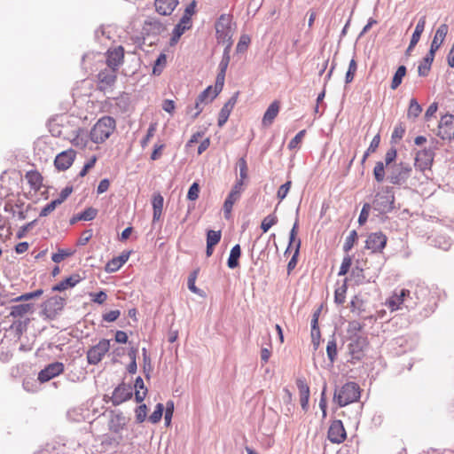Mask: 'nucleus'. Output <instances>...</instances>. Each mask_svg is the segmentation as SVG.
Listing matches in <instances>:
<instances>
[{
	"instance_id": "nucleus-41",
	"label": "nucleus",
	"mask_w": 454,
	"mask_h": 454,
	"mask_svg": "<svg viewBox=\"0 0 454 454\" xmlns=\"http://www.w3.org/2000/svg\"><path fill=\"white\" fill-rule=\"evenodd\" d=\"M385 175L386 171L384 163L382 161L376 162L375 167L373 168V176L375 180L378 183L383 182V180L385 179Z\"/></svg>"
},
{
	"instance_id": "nucleus-53",
	"label": "nucleus",
	"mask_w": 454,
	"mask_h": 454,
	"mask_svg": "<svg viewBox=\"0 0 454 454\" xmlns=\"http://www.w3.org/2000/svg\"><path fill=\"white\" fill-rule=\"evenodd\" d=\"M98 160V157L96 155H93L90 158V160L84 164L83 168L79 173V176L81 177H84L88 172L94 168L96 162Z\"/></svg>"
},
{
	"instance_id": "nucleus-21",
	"label": "nucleus",
	"mask_w": 454,
	"mask_h": 454,
	"mask_svg": "<svg viewBox=\"0 0 454 454\" xmlns=\"http://www.w3.org/2000/svg\"><path fill=\"white\" fill-rule=\"evenodd\" d=\"M280 109V102L278 100H274L267 108L266 112L263 114L262 124L264 127L270 126L275 118L278 116Z\"/></svg>"
},
{
	"instance_id": "nucleus-26",
	"label": "nucleus",
	"mask_w": 454,
	"mask_h": 454,
	"mask_svg": "<svg viewBox=\"0 0 454 454\" xmlns=\"http://www.w3.org/2000/svg\"><path fill=\"white\" fill-rule=\"evenodd\" d=\"M129 252H124L121 255L113 258L106 264V271L109 273L117 271L129 260Z\"/></svg>"
},
{
	"instance_id": "nucleus-43",
	"label": "nucleus",
	"mask_w": 454,
	"mask_h": 454,
	"mask_svg": "<svg viewBox=\"0 0 454 454\" xmlns=\"http://www.w3.org/2000/svg\"><path fill=\"white\" fill-rule=\"evenodd\" d=\"M347 293V284L346 281L342 284L341 286L338 287L334 293V301L338 304H342L345 302Z\"/></svg>"
},
{
	"instance_id": "nucleus-8",
	"label": "nucleus",
	"mask_w": 454,
	"mask_h": 454,
	"mask_svg": "<svg viewBox=\"0 0 454 454\" xmlns=\"http://www.w3.org/2000/svg\"><path fill=\"white\" fill-rule=\"evenodd\" d=\"M327 438L332 443L336 444L342 443L347 439V432L341 420L335 419L331 422Z\"/></svg>"
},
{
	"instance_id": "nucleus-17",
	"label": "nucleus",
	"mask_w": 454,
	"mask_h": 454,
	"mask_svg": "<svg viewBox=\"0 0 454 454\" xmlns=\"http://www.w3.org/2000/svg\"><path fill=\"white\" fill-rule=\"evenodd\" d=\"M296 386L299 390L301 406L304 411H307L309 409V401L310 395L309 387L306 382V380L302 378L297 379Z\"/></svg>"
},
{
	"instance_id": "nucleus-13",
	"label": "nucleus",
	"mask_w": 454,
	"mask_h": 454,
	"mask_svg": "<svg viewBox=\"0 0 454 454\" xmlns=\"http://www.w3.org/2000/svg\"><path fill=\"white\" fill-rule=\"evenodd\" d=\"M117 71L114 68H105L98 74V88L99 90H106L114 85L117 80Z\"/></svg>"
},
{
	"instance_id": "nucleus-34",
	"label": "nucleus",
	"mask_w": 454,
	"mask_h": 454,
	"mask_svg": "<svg viewBox=\"0 0 454 454\" xmlns=\"http://www.w3.org/2000/svg\"><path fill=\"white\" fill-rule=\"evenodd\" d=\"M224 83L222 82V75L220 78L215 79V86H208L203 91L211 98V100H214L219 93L223 90Z\"/></svg>"
},
{
	"instance_id": "nucleus-44",
	"label": "nucleus",
	"mask_w": 454,
	"mask_h": 454,
	"mask_svg": "<svg viewBox=\"0 0 454 454\" xmlns=\"http://www.w3.org/2000/svg\"><path fill=\"white\" fill-rule=\"evenodd\" d=\"M205 106L206 105H204L203 102H200L197 98L194 106H189L187 108V113L192 114V119H196L201 114Z\"/></svg>"
},
{
	"instance_id": "nucleus-54",
	"label": "nucleus",
	"mask_w": 454,
	"mask_h": 454,
	"mask_svg": "<svg viewBox=\"0 0 454 454\" xmlns=\"http://www.w3.org/2000/svg\"><path fill=\"white\" fill-rule=\"evenodd\" d=\"M291 186H292V182L287 181L286 183H285L278 188V192H277V197L279 200V201H282L286 197V195L288 194V192L291 189Z\"/></svg>"
},
{
	"instance_id": "nucleus-47",
	"label": "nucleus",
	"mask_w": 454,
	"mask_h": 454,
	"mask_svg": "<svg viewBox=\"0 0 454 454\" xmlns=\"http://www.w3.org/2000/svg\"><path fill=\"white\" fill-rule=\"evenodd\" d=\"M356 70H357L356 61L354 59H352L349 62L348 69L346 73L345 81L347 83H349L354 80Z\"/></svg>"
},
{
	"instance_id": "nucleus-16",
	"label": "nucleus",
	"mask_w": 454,
	"mask_h": 454,
	"mask_svg": "<svg viewBox=\"0 0 454 454\" xmlns=\"http://www.w3.org/2000/svg\"><path fill=\"white\" fill-rule=\"evenodd\" d=\"M411 292L408 289H402L399 293H394L387 301V306L392 311L402 309L406 298L410 297Z\"/></svg>"
},
{
	"instance_id": "nucleus-23",
	"label": "nucleus",
	"mask_w": 454,
	"mask_h": 454,
	"mask_svg": "<svg viewBox=\"0 0 454 454\" xmlns=\"http://www.w3.org/2000/svg\"><path fill=\"white\" fill-rule=\"evenodd\" d=\"M35 310L33 303H22L11 307L9 317L13 318H22L28 314H32Z\"/></svg>"
},
{
	"instance_id": "nucleus-37",
	"label": "nucleus",
	"mask_w": 454,
	"mask_h": 454,
	"mask_svg": "<svg viewBox=\"0 0 454 454\" xmlns=\"http://www.w3.org/2000/svg\"><path fill=\"white\" fill-rule=\"evenodd\" d=\"M74 251L72 249H59L57 253L52 254L51 260L59 263L64 261L66 258L70 257L74 254Z\"/></svg>"
},
{
	"instance_id": "nucleus-33",
	"label": "nucleus",
	"mask_w": 454,
	"mask_h": 454,
	"mask_svg": "<svg viewBox=\"0 0 454 454\" xmlns=\"http://www.w3.org/2000/svg\"><path fill=\"white\" fill-rule=\"evenodd\" d=\"M241 255V248L239 244L235 245L230 253V256L228 258V267L231 269H235L239 266V259Z\"/></svg>"
},
{
	"instance_id": "nucleus-31",
	"label": "nucleus",
	"mask_w": 454,
	"mask_h": 454,
	"mask_svg": "<svg viewBox=\"0 0 454 454\" xmlns=\"http://www.w3.org/2000/svg\"><path fill=\"white\" fill-rule=\"evenodd\" d=\"M18 176L15 173L9 174L4 172L1 176V184L7 191H12L14 186L18 185Z\"/></svg>"
},
{
	"instance_id": "nucleus-14",
	"label": "nucleus",
	"mask_w": 454,
	"mask_h": 454,
	"mask_svg": "<svg viewBox=\"0 0 454 454\" xmlns=\"http://www.w3.org/2000/svg\"><path fill=\"white\" fill-rule=\"evenodd\" d=\"M64 371V364L59 362L52 363L42 370L38 374L41 382H46L59 375Z\"/></svg>"
},
{
	"instance_id": "nucleus-48",
	"label": "nucleus",
	"mask_w": 454,
	"mask_h": 454,
	"mask_svg": "<svg viewBox=\"0 0 454 454\" xmlns=\"http://www.w3.org/2000/svg\"><path fill=\"white\" fill-rule=\"evenodd\" d=\"M397 157V151L395 147L389 148L385 154V165L387 168H391L392 163L395 161Z\"/></svg>"
},
{
	"instance_id": "nucleus-24",
	"label": "nucleus",
	"mask_w": 454,
	"mask_h": 454,
	"mask_svg": "<svg viewBox=\"0 0 454 454\" xmlns=\"http://www.w3.org/2000/svg\"><path fill=\"white\" fill-rule=\"evenodd\" d=\"M82 280V278L79 274H73L59 284L52 286V291L54 292H62L68 288L74 287L77 284H79Z\"/></svg>"
},
{
	"instance_id": "nucleus-58",
	"label": "nucleus",
	"mask_w": 454,
	"mask_h": 454,
	"mask_svg": "<svg viewBox=\"0 0 454 454\" xmlns=\"http://www.w3.org/2000/svg\"><path fill=\"white\" fill-rule=\"evenodd\" d=\"M90 297L91 298V301L103 304L107 300V294L104 291H99L98 293H90Z\"/></svg>"
},
{
	"instance_id": "nucleus-32",
	"label": "nucleus",
	"mask_w": 454,
	"mask_h": 454,
	"mask_svg": "<svg viewBox=\"0 0 454 454\" xmlns=\"http://www.w3.org/2000/svg\"><path fill=\"white\" fill-rule=\"evenodd\" d=\"M239 196L236 192H230L223 203V213L224 217L229 219L231 215L233 205L239 200Z\"/></svg>"
},
{
	"instance_id": "nucleus-36",
	"label": "nucleus",
	"mask_w": 454,
	"mask_h": 454,
	"mask_svg": "<svg viewBox=\"0 0 454 454\" xmlns=\"http://www.w3.org/2000/svg\"><path fill=\"white\" fill-rule=\"evenodd\" d=\"M405 74H406V67L404 66H400L397 68V70L393 77V80L391 82L392 90H395L399 87V85L402 83V80L405 76Z\"/></svg>"
},
{
	"instance_id": "nucleus-5",
	"label": "nucleus",
	"mask_w": 454,
	"mask_h": 454,
	"mask_svg": "<svg viewBox=\"0 0 454 454\" xmlns=\"http://www.w3.org/2000/svg\"><path fill=\"white\" fill-rule=\"evenodd\" d=\"M388 180L393 184H401L411 176L412 168L410 164L401 162L389 168Z\"/></svg>"
},
{
	"instance_id": "nucleus-40",
	"label": "nucleus",
	"mask_w": 454,
	"mask_h": 454,
	"mask_svg": "<svg viewBox=\"0 0 454 454\" xmlns=\"http://www.w3.org/2000/svg\"><path fill=\"white\" fill-rule=\"evenodd\" d=\"M421 112L422 108L417 100L415 98L411 99L407 113L408 118L415 119L420 114Z\"/></svg>"
},
{
	"instance_id": "nucleus-59",
	"label": "nucleus",
	"mask_w": 454,
	"mask_h": 454,
	"mask_svg": "<svg viewBox=\"0 0 454 454\" xmlns=\"http://www.w3.org/2000/svg\"><path fill=\"white\" fill-rule=\"evenodd\" d=\"M185 30H187V29L183 27L182 26H180V24L178 23L175 27V28L173 29L172 38H171V43H170L171 44L176 43L177 41L179 40V38L184 33Z\"/></svg>"
},
{
	"instance_id": "nucleus-7",
	"label": "nucleus",
	"mask_w": 454,
	"mask_h": 454,
	"mask_svg": "<svg viewBox=\"0 0 454 454\" xmlns=\"http://www.w3.org/2000/svg\"><path fill=\"white\" fill-rule=\"evenodd\" d=\"M437 136L443 140L454 138V115L446 114L441 118L437 128Z\"/></svg>"
},
{
	"instance_id": "nucleus-19",
	"label": "nucleus",
	"mask_w": 454,
	"mask_h": 454,
	"mask_svg": "<svg viewBox=\"0 0 454 454\" xmlns=\"http://www.w3.org/2000/svg\"><path fill=\"white\" fill-rule=\"evenodd\" d=\"M239 92H236L223 106L218 115V126L222 127L227 121L234 106L237 103Z\"/></svg>"
},
{
	"instance_id": "nucleus-50",
	"label": "nucleus",
	"mask_w": 454,
	"mask_h": 454,
	"mask_svg": "<svg viewBox=\"0 0 454 454\" xmlns=\"http://www.w3.org/2000/svg\"><path fill=\"white\" fill-rule=\"evenodd\" d=\"M58 206H59V201H57L56 200L51 201L50 203H48L45 207H43L42 208V210L39 213V216L40 217L48 216L50 214H51L56 209V207Z\"/></svg>"
},
{
	"instance_id": "nucleus-2",
	"label": "nucleus",
	"mask_w": 454,
	"mask_h": 454,
	"mask_svg": "<svg viewBox=\"0 0 454 454\" xmlns=\"http://www.w3.org/2000/svg\"><path fill=\"white\" fill-rule=\"evenodd\" d=\"M361 395V389L356 382H347L341 387L335 390L333 401L340 407H344L349 403L358 401Z\"/></svg>"
},
{
	"instance_id": "nucleus-38",
	"label": "nucleus",
	"mask_w": 454,
	"mask_h": 454,
	"mask_svg": "<svg viewBox=\"0 0 454 454\" xmlns=\"http://www.w3.org/2000/svg\"><path fill=\"white\" fill-rule=\"evenodd\" d=\"M167 64V56L164 53H160L157 59L155 60L153 74L155 75H159L161 74L162 70L166 67Z\"/></svg>"
},
{
	"instance_id": "nucleus-63",
	"label": "nucleus",
	"mask_w": 454,
	"mask_h": 454,
	"mask_svg": "<svg viewBox=\"0 0 454 454\" xmlns=\"http://www.w3.org/2000/svg\"><path fill=\"white\" fill-rule=\"evenodd\" d=\"M93 232L92 230H86L84 231L81 237L77 240L78 246H85L92 238Z\"/></svg>"
},
{
	"instance_id": "nucleus-15",
	"label": "nucleus",
	"mask_w": 454,
	"mask_h": 454,
	"mask_svg": "<svg viewBox=\"0 0 454 454\" xmlns=\"http://www.w3.org/2000/svg\"><path fill=\"white\" fill-rule=\"evenodd\" d=\"M131 396V387L125 384H121L114 390L111 400L114 405H119L130 399Z\"/></svg>"
},
{
	"instance_id": "nucleus-11",
	"label": "nucleus",
	"mask_w": 454,
	"mask_h": 454,
	"mask_svg": "<svg viewBox=\"0 0 454 454\" xmlns=\"http://www.w3.org/2000/svg\"><path fill=\"white\" fill-rule=\"evenodd\" d=\"M76 158V153L73 149L63 151L57 154L54 160V166L59 171L68 169Z\"/></svg>"
},
{
	"instance_id": "nucleus-18",
	"label": "nucleus",
	"mask_w": 454,
	"mask_h": 454,
	"mask_svg": "<svg viewBox=\"0 0 454 454\" xmlns=\"http://www.w3.org/2000/svg\"><path fill=\"white\" fill-rule=\"evenodd\" d=\"M367 345L368 342L366 337L356 336L349 343L348 349L354 358L359 359Z\"/></svg>"
},
{
	"instance_id": "nucleus-27",
	"label": "nucleus",
	"mask_w": 454,
	"mask_h": 454,
	"mask_svg": "<svg viewBox=\"0 0 454 454\" xmlns=\"http://www.w3.org/2000/svg\"><path fill=\"white\" fill-rule=\"evenodd\" d=\"M70 142L75 147L81 149L86 148L89 142L87 131L83 129H76L73 137L70 138Z\"/></svg>"
},
{
	"instance_id": "nucleus-52",
	"label": "nucleus",
	"mask_w": 454,
	"mask_h": 454,
	"mask_svg": "<svg viewBox=\"0 0 454 454\" xmlns=\"http://www.w3.org/2000/svg\"><path fill=\"white\" fill-rule=\"evenodd\" d=\"M326 353L331 363H333L337 356V345L334 340H331L327 343Z\"/></svg>"
},
{
	"instance_id": "nucleus-28",
	"label": "nucleus",
	"mask_w": 454,
	"mask_h": 454,
	"mask_svg": "<svg viewBox=\"0 0 454 454\" xmlns=\"http://www.w3.org/2000/svg\"><path fill=\"white\" fill-rule=\"evenodd\" d=\"M163 202L164 199L160 193H156L153 197L152 205H153V221H159L163 211Z\"/></svg>"
},
{
	"instance_id": "nucleus-35",
	"label": "nucleus",
	"mask_w": 454,
	"mask_h": 454,
	"mask_svg": "<svg viewBox=\"0 0 454 454\" xmlns=\"http://www.w3.org/2000/svg\"><path fill=\"white\" fill-rule=\"evenodd\" d=\"M278 219L275 213L270 214L265 216L261 223V230L266 233L272 226L277 224Z\"/></svg>"
},
{
	"instance_id": "nucleus-57",
	"label": "nucleus",
	"mask_w": 454,
	"mask_h": 454,
	"mask_svg": "<svg viewBox=\"0 0 454 454\" xmlns=\"http://www.w3.org/2000/svg\"><path fill=\"white\" fill-rule=\"evenodd\" d=\"M147 415V407L145 404H141L136 409V420L137 423H143Z\"/></svg>"
},
{
	"instance_id": "nucleus-51",
	"label": "nucleus",
	"mask_w": 454,
	"mask_h": 454,
	"mask_svg": "<svg viewBox=\"0 0 454 454\" xmlns=\"http://www.w3.org/2000/svg\"><path fill=\"white\" fill-rule=\"evenodd\" d=\"M156 129H157V124L156 123H151L150 124V126H149V128L147 129L146 136L141 141V146L143 148H145V146L148 145L150 140L152 139V137L155 134Z\"/></svg>"
},
{
	"instance_id": "nucleus-25",
	"label": "nucleus",
	"mask_w": 454,
	"mask_h": 454,
	"mask_svg": "<svg viewBox=\"0 0 454 454\" xmlns=\"http://www.w3.org/2000/svg\"><path fill=\"white\" fill-rule=\"evenodd\" d=\"M448 30L449 27L447 24L440 25L431 43L430 51L435 52L441 47L448 34Z\"/></svg>"
},
{
	"instance_id": "nucleus-10",
	"label": "nucleus",
	"mask_w": 454,
	"mask_h": 454,
	"mask_svg": "<svg viewBox=\"0 0 454 454\" xmlns=\"http://www.w3.org/2000/svg\"><path fill=\"white\" fill-rule=\"evenodd\" d=\"M395 201V197L393 194L388 192L386 193H378L375 196L374 200L372 201V207L375 210L379 211L380 214L387 213L393 209V204Z\"/></svg>"
},
{
	"instance_id": "nucleus-3",
	"label": "nucleus",
	"mask_w": 454,
	"mask_h": 454,
	"mask_svg": "<svg viewBox=\"0 0 454 454\" xmlns=\"http://www.w3.org/2000/svg\"><path fill=\"white\" fill-rule=\"evenodd\" d=\"M66 301L55 295L47 299L42 305V314L49 319H54L63 310Z\"/></svg>"
},
{
	"instance_id": "nucleus-4",
	"label": "nucleus",
	"mask_w": 454,
	"mask_h": 454,
	"mask_svg": "<svg viewBox=\"0 0 454 454\" xmlns=\"http://www.w3.org/2000/svg\"><path fill=\"white\" fill-rule=\"evenodd\" d=\"M110 349V340L102 339L98 344L87 351V361L90 364H98Z\"/></svg>"
},
{
	"instance_id": "nucleus-45",
	"label": "nucleus",
	"mask_w": 454,
	"mask_h": 454,
	"mask_svg": "<svg viewBox=\"0 0 454 454\" xmlns=\"http://www.w3.org/2000/svg\"><path fill=\"white\" fill-rule=\"evenodd\" d=\"M98 215V210L94 207H88L84 211H82L79 216H77L78 220L83 221H91Z\"/></svg>"
},
{
	"instance_id": "nucleus-56",
	"label": "nucleus",
	"mask_w": 454,
	"mask_h": 454,
	"mask_svg": "<svg viewBox=\"0 0 454 454\" xmlns=\"http://www.w3.org/2000/svg\"><path fill=\"white\" fill-rule=\"evenodd\" d=\"M306 133V130L305 129H302L301 131H299L295 137L289 142L288 144V148L290 150H293V149H295L296 147H298V145L301 143L303 137H304V135Z\"/></svg>"
},
{
	"instance_id": "nucleus-9",
	"label": "nucleus",
	"mask_w": 454,
	"mask_h": 454,
	"mask_svg": "<svg viewBox=\"0 0 454 454\" xmlns=\"http://www.w3.org/2000/svg\"><path fill=\"white\" fill-rule=\"evenodd\" d=\"M387 241V236L381 232H373L368 235L365 240V248L372 253H381L386 247Z\"/></svg>"
},
{
	"instance_id": "nucleus-62",
	"label": "nucleus",
	"mask_w": 454,
	"mask_h": 454,
	"mask_svg": "<svg viewBox=\"0 0 454 454\" xmlns=\"http://www.w3.org/2000/svg\"><path fill=\"white\" fill-rule=\"evenodd\" d=\"M143 361H144V372L145 373V377H149V373L152 371L151 359L146 353V349L143 348Z\"/></svg>"
},
{
	"instance_id": "nucleus-55",
	"label": "nucleus",
	"mask_w": 454,
	"mask_h": 454,
	"mask_svg": "<svg viewBox=\"0 0 454 454\" xmlns=\"http://www.w3.org/2000/svg\"><path fill=\"white\" fill-rule=\"evenodd\" d=\"M221 231H208L207 234V243L217 245L221 239Z\"/></svg>"
},
{
	"instance_id": "nucleus-49",
	"label": "nucleus",
	"mask_w": 454,
	"mask_h": 454,
	"mask_svg": "<svg viewBox=\"0 0 454 454\" xmlns=\"http://www.w3.org/2000/svg\"><path fill=\"white\" fill-rule=\"evenodd\" d=\"M357 239V233L356 231H350L349 235L346 238L343 245V250L348 252L353 247L354 244Z\"/></svg>"
},
{
	"instance_id": "nucleus-30",
	"label": "nucleus",
	"mask_w": 454,
	"mask_h": 454,
	"mask_svg": "<svg viewBox=\"0 0 454 454\" xmlns=\"http://www.w3.org/2000/svg\"><path fill=\"white\" fill-rule=\"evenodd\" d=\"M125 418L120 414L114 415L108 424L109 430L114 434H119L125 427Z\"/></svg>"
},
{
	"instance_id": "nucleus-20",
	"label": "nucleus",
	"mask_w": 454,
	"mask_h": 454,
	"mask_svg": "<svg viewBox=\"0 0 454 454\" xmlns=\"http://www.w3.org/2000/svg\"><path fill=\"white\" fill-rule=\"evenodd\" d=\"M25 178L34 192H37L43 187V177L38 170H29L26 173Z\"/></svg>"
},
{
	"instance_id": "nucleus-42",
	"label": "nucleus",
	"mask_w": 454,
	"mask_h": 454,
	"mask_svg": "<svg viewBox=\"0 0 454 454\" xmlns=\"http://www.w3.org/2000/svg\"><path fill=\"white\" fill-rule=\"evenodd\" d=\"M43 294V289H37L34 292L23 294L14 298L12 301H29L34 298H38V297L42 296Z\"/></svg>"
},
{
	"instance_id": "nucleus-22",
	"label": "nucleus",
	"mask_w": 454,
	"mask_h": 454,
	"mask_svg": "<svg viewBox=\"0 0 454 454\" xmlns=\"http://www.w3.org/2000/svg\"><path fill=\"white\" fill-rule=\"evenodd\" d=\"M178 4V0H154L156 12L160 15H170Z\"/></svg>"
},
{
	"instance_id": "nucleus-29",
	"label": "nucleus",
	"mask_w": 454,
	"mask_h": 454,
	"mask_svg": "<svg viewBox=\"0 0 454 454\" xmlns=\"http://www.w3.org/2000/svg\"><path fill=\"white\" fill-rule=\"evenodd\" d=\"M434 51L429 50V52L424 58L423 61L418 67V72L420 76H427L430 71L432 62L434 58Z\"/></svg>"
},
{
	"instance_id": "nucleus-1",
	"label": "nucleus",
	"mask_w": 454,
	"mask_h": 454,
	"mask_svg": "<svg viewBox=\"0 0 454 454\" xmlns=\"http://www.w3.org/2000/svg\"><path fill=\"white\" fill-rule=\"evenodd\" d=\"M115 129V120L111 116H103L91 128L90 140L95 144H102L110 137Z\"/></svg>"
},
{
	"instance_id": "nucleus-12",
	"label": "nucleus",
	"mask_w": 454,
	"mask_h": 454,
	"mask_svg": "<svg viewBox=\"0 0 454 454\" xmlns=\"http://www.w3.org/2000/svg\"><path fill=\"white\" fill-rule=\"evenodd\" d=\"M124 54V48L121 45L108 49L106 53L107 67L118 70L120 66L123 63Z\"/></svg>"
},
{
	"instance_id": "nucleus-61",
	"label": "nucleus",
	"mask_w": 454,
	"mask_h": 454,
	"mask_svg": "<svg viewBox=\"0 0 454 454\" xmlns=\"http://www.w3.org/2000/svg\"><path fill=\"white\" fill-rule=\"evenodd\" d=\"M200 186L197 183H193L188 191L187 199L190 200H196L199 198Z\"/></svg>"
},
{
	"instance_id": "nucleus-60",
	"label": "nucleus",
	"mask_w": 454,
	"mask_h": 454,
	"mask_svg": "<svg viewBox=\"0 0 454 454\" xmlns=\"http://www.w3.org/2000/svg\"><path fill=\"white\" fill-rule=\"evenodd\" d=\"M370 209H371L370 204L365 203L363 206L361 213H360L359 217H358V223H359L360 225H363V224H364L366 223V221L368 219V216H369Z\"/></svg>"
},
{
	"instance_id": "nucleus-46",
	"label": "nucleus",
	"mask_w": 454,
	"mask_h": 454,
	"mask_svg": "<svg viewBox=\"0 0 454 454\" xmlns=\"http://www.w3.org/2000/svg\"><path fill=\"white\" fill-rule=\"evenodd\" d=\"M163 411H164L163 404L162 403H158L155 406V410L153 411V412L150 415L149 420L152 423H153V424L158 423L160 420L161 417H162Z\"/></svg>"
},
{
	"instance_id": "nucleus-64",
	"label": "nucleus",
	"mask_w": 454,
	"mask_h": 454,
	"mask_svg": "<svg viewBox=\"0 0 454 454\" xmlns=\"http://www.w3.org/2000/svg\"><path fill=\"white\" fill-rule=\"evenodd\" d=\"M238 166L239 168V175L240 178L247 179V164L245 158H240L238 161Z\"/></svg>"
},
{
	"instance_id": "nucleus-39",
	"label": "nucleus",
	"mask_w": 454,
	"mask_h": 454,
	"mask_svg": "<svg viewBox=\"0 0 454 454\" xmlns=\"http://www.w3.org/2000/svg\"><path fill=\"white\" fill-rule=\"evenodd\" d=\"M297 234H298V221H296L290 231V236H289V245H288V247H287V250L286 251V253L291 249L293 247L295 248L296 246H297V242H299V247H301V240L300 239H297Z\"/></svg>"
},
{
	"instance_id": "nucleus-6",
	"label": "nucleus",
	"mask_w": 454,
	"mask_h": 454,
	"mask_svg": "<svg viewBox=\"0 0 454 454\" xmlns=\"http://www.w3.org/2000/svg\"><path fill=\"white\" fill-rule=\"evenodd\" d=\"M434 153L430 149H423L416 153L415 168L422 173L430 171L434 162Z\"/></svg>"
}]
</instances>
